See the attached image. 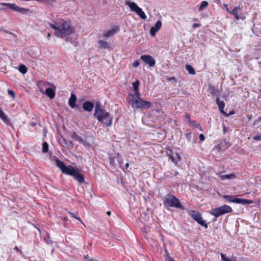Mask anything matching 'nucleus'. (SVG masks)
I'll use <instances>...</instances> for the list:
<instances>
[{"mask_svg":"<svg viewBox=\"0 0 261 261\" xmlns=\"http://www.w3.org/2000/svg\"><path fill=\"white\" fill-rule=\"evenodd\" d=\"M98 44H99V47L101 48H103V49L108 48L109 46V44L107 41H103L102 40H100L98 41Z\"/></svg>","mask_w":261,"mask_h":261,"instance_id":"4be33fe9","label":"nucleus"},{"mask_svg":"<svg viewBox=\"0 0 261 261\" xmlns=\"http://www.w3.org/2000/svg\"><path fill=\"white\" fill-rule=\"evenodd\" d=\"M14 250H16L18 252H19L20 253H22L21 251L16 246L14 247Z\"/></svg>","mask_w":261,"mask_h":261,"instance_id":"c03bdc74","label":"nucleus"},{"mask_svg":"<svg viewBox=\"0 0 261 261\" xmlns=\"http://www.w3.org/2000/svg\"><path fill=\"white\" fill-rule=\"evenodd\" d=\"M45 241L47 243V244H50L51 243V240H45Z\"/></svg>","mask_w":261,"mask_h":261,"instance_id":"8fccbe9b","label":"nucleus"},{"mask_svg":"<svg viewBox=\"0 0 261 261\" xmlns=\"http://www.w3.org/2000/svg\"><path fill=\"white\" fill-rule=\"evenodd\" d=\"M76 95L73 94V93H71V96L69 98V101H68V104H69V106L71 108H74L75 107H79L78 105H75V102L76 101Z\"/></svg>","mask_w":261,"mask_h":261,"instance_id":"2eb2a0df","label":"nucleus"},{"mask_svg":"<svg viewBox=\"0 0 261 261\" xmlns=\"http://www.w3.org/2000/svg\"><path fill=\"white\" fill-rule=\"evenodd\" d=\"M0 118L6 123H9V120L7 118L6 115L0 110Z\"/></svg>","mask_w":261,"mask_h":261,"instance_id":"b1692460","label":"nucleus"},{"mask_svg":"<svg viewBox=\"0 0 261 261\" xmlns=\"http://www.w3.org/2000/svg\"><path fill=\"white\" fill-rule=\"evenodd\" d=\"M185 118L188 120L189 123L192 122V120L190 119V117L189 115L186 114L185 116Z\"/></svg>","mask_w":261,"mask_h":261,"instance_id":"a19ab883","label":"nucleus"},{"mask_svg":"<svg viewBox=\"0 0 261 261\" xmlns=\"http://www.w3.org/2000/svg\"><path fill=\"white\" fill-rule=\"evenodd\" d=\"M127 100L132 107L136 109H148L151 106V102L141 98L140 94L133 95L130 94L128 96Z\"/></svg>","mask_w":261,"mask_h":261,"instance_id":"7ed1b4c3","label":"nucleus"},{"mask_svg":"<svg viewBox=\"0 0 261 261\" xmlns=\"http://www.w3.org/2000/svg\"><path fill=\"white\" fill-rule=\"evenodd\" d=\"M48 151V145L46 142H43L42 144V151L43 153H46Z\"/></svg>","mask_w":261,"mask_h":261,"instance_id":"cd10ccee","label":"nucleus"},{"mask_svg":"<svg viewBox=\"0 0 261 261\" xmlns=\"http://www.w3.org/2000/svg\"><path fill=\"white\" fill-rule=\"evenodd\" d=\"M178 174V172H175L173 175L174 176H176V175H177Z\"/></svg>","mask_w":261,"mask_h":261,"instance_id":"864d4df0","label":"nucleus"},{"mask_svg":"<svg viewBox=\"0 0 261 261\" xmlns=\"http://www.w3.org/2000/svg\"><path fill=\"white\" fill-rule=\"evenodd\" d=\"M190 215L195 221L201 226H204L205 228H207V224L202 219V217L199 213L194 211H191Z\"/></svg>","mask_w":261,"mask_h":261,"instance_id":"6e6552de","label":"nucleus"},{"mask_svg":"<svg viewBox=\"0 0 261 261\" xmlns=\"http://www.w3.org/2000/svg\"><path fill=\"white\" fill-rule=\"evenodd\" d=\"M167 154L171 162L175 165L181 160V156L178 153H173L172 151L169 150V152H167Z\"/></svg>","mask_w":261,"mask_h":261,"instance_id":"9d476101","label":"nucleus"},{"mask_svg":"<svg viewBox=\"0 0 261 261\" xmlns=\"http://www.w3.org/2000/svg\"><path fill=\"white\" fill-rule=\"evenodd\" d=\"M114 159H111L110 160V164H113V161H114Z\"/></svg>","mask_w":261,"mask_h":261,"instance_id":"3c124183","label":"nucleus"},{"mask_svg":"<svg viewBox=\"0 0 261 261\" xmlns=\"http://www.w3.org/2000/svg\"><path fill=\"white\" fill-rule=\"evenodd\" d=\"M164 204L167 209L169 207H174L181 210L185 209L184 207L180 203L179 199L176 198L175 196L171 194H168L165 197Z\"/></svg>","mask_w":261,"mask_h":261,"instance_id":"20e7f679","label":"nucleus"},{"mask_svg":"<svg viewBox=\"0 0 261 261\" xmlns=\"http://www.w3.org/2000/svg\"><path fill=\"white\" fill-rule=\"evenodd\" d=\"M211 93L213 95H215L216 96H219V92L216 90L214 87H212L211 88Z\"/></svg>","mask_w":261,"mask_h":261,"instance_id":"473e14b6","label":"nucleus"},{"mask_svg":"<svg viewBox=\"0 0 261 261\" xmlns=\"http://www.w3.org/2000/svg\"><path fill=\"white\" fill-rule=\"evenodd\" d=\"M216 102L217 105L219 107V109L220 111L225 116H228V114L223 111L224 108L225 107V103L223 101L220 100V99L217 97L216 99Z\"/></svg>","mask_w":261,"mask_h":261,"instance_id":"ddd939ff","label":"nucleus"},{"mask_svg":"<svg viewBox=\"0 0 261 261\" xmlns=\"http://www.w3.org/2000/svg\"><path fill=\"white\" fill-rule=\"evenodd\" d=\"M94 115L99 122L103 123L106 126H111L112 118L110 117L108 112L101 108V105L99 102L96 103Z\"/></svg>","mask_w":261,"mask_h":261,"instance_id":"f03ea898","label":"nucleus"},{"mask_svg":"<svg viewBox=\"0 0 261 261\" xmlns=\"http://www.w3.org/2000/svg\"><path fill=\"white\" fill-rule=\"evenodd\" d=\"M223 198L231 202H234L236 200V198L233 196L230 195H224Z\"/></svg>","mask_w":261,"mask_h":261,"instance_id":"a878e982","label":"nucleus"},{"mask_svg":"<svg viewBox=\"0 0 261 261\" xmlns=\"http://www.w3.org/2000/svg\"><path fill=\"white\" fill-rule=\"evenodd\" d=\"M107 214L108 215L110 216L111 215V213L110 211H108V212H107Z\"/></svg>","mask_w":261,"mask_h":261,"instance_id":"6e6d98bb","label":"nucleus"},{"mask_svg":"<svg viewBox=\"0 0 261 261\" xmlns=\"http://www.w3.org/2000/svg\"><path fill=\"white\" fill-rule=\"evenodd\" d=\"M71 138L75 141H78L81 143L83 142L82 138L79 136L75 132H72L70 134Z\"/></svg>","mask_w":261,"mask_h":261,"instance_id":"6ab92c4d","label":"nucleus"},{"mask_svg":"<svg viewBox=\"0 0 261 261\" xmlns=\"http://www.w3.org/2000/svg\"><path fill=\"white\" fill-rule=\"evenodd\" d=\"M48 24L50 28L55 30V35L58 37L63 38L74 32V29L70 24L64 20H62L56 24L50 23H48Z\"/></svg>","mask_w":261,"mask_h":261,"instance_id":"f257e3e1","label":"nucleus"},{"mask_svg":"<svg viewBox=\"0 0 261 261\" xmlns=\"http://www.w3.org/2000/svg\"><path fill=\"white\" fill-rule=\"evenodd\" d=\"M208 3L206 1H203L201 3V5L199 7V10L200 11L202 10L203 9L206 8L208 6Z\"/></svg>","mask_w":261,"mask_h":261,"instance_id":"c756f323","label":"nucleus"},{"mask_svg":"<svg viewBox=\"0 0 261 261\" xmlns=\"http://www.w3.org/2000/svg\"><path fill=\"white\" fill-rule=\"evenodd\" d=\"M236 177L234 174L222 175L221 176V179L222 180L224 179H232Z\"/></svg>","mask_w":261,"mask_h":261,"instance_id":"5701e85b","label":"nucleus"},{"mask_svg":"<svg viewBox=\"0 0 261 261\" xmlns=\"http://www.w3.org/2000/svg\"><path fill=\"white\" fill-rule=\"evenodd\" d=\"M191 124H192L193 126H195L196 127L198 128L200 130L201 129V126L200 124V123H196V122L194 121H192V122H190Z\"/></svg>","mask_w":261,"mask_h":261,"instance_id":"e433bc0d","label":"nucleus"},{"mask_svg":"<svg viewBox=\"0 0 261 261\" xmlns=\"http://www.w3.org/2000/svg\"><path fill=\"white\" fill-rule=\"evenodd\" d=\"M50 37V33H48V34H47V38H48V39H49Z\"/></svg>","mask_w":261,"mask_h":261,"instance_id":"5fc2aeb1","label":"nucleus"},{"mask_svg":"<svg viewBox=\"0 0 261 261\" xmlns=\"http://www.w3.org/2000/svg\"><path fill=\"white\" fill-rule=\"evenodd\" d=\"M199 26H200V24L199 23H194L193 24V28L199 27Z\"/></svg>","mask_w":261,"mask_h":261,"instance_id":"a18cd8bd","label":"nucleus"},{"mask_svg":"<svg viewBox=\"0 0 261 261\" xmlns=\"http://www.w3.org/2000/svg\"><path fill=\"white\" fill-rule=\"evenodd\" d=\"M224 7H225V8H226V11H227L228 13H229V12H230V11H229V9H228V5H226V4H225V5H224Z\"/></svg>","mask_w":261,"mask_h":261,"instance_id":"de8ad7c7","label":"nucleus"},{"mask_svg":"<svg viewBox=\"0 0 261 261\" xmlns=\"http://www.w3.org/2000/svg\"><path fill=\"white\" fill-rule=\"evenodd\" d=\"M69 144H70V147L71 148H73L74 146L73 143L72 142V141H69Z\"/></svg>","mask_w":261,"mask_h":261,"instance_id":"49530a36","label":"nucleus"},{"mask_svg":"<svg viewBox=\"0 0 261 261\" xmlns=\"http://www.w3.org/2000/svg\"><path fill=\"white\" fill-rule=\"evenodd\" d=\"M68 213L71 216V217L72 218L76 219L77 220H79L82 223H83V222H82L81 219H80V218L77 217L76 216V214L72 213H71L70 212H68Z\"/></svg>","mask_w":261,"mask_h":261,"instance_id":"c9c22d12","label":"nucleus"},{"mask_svg":"<svg viewBox=\"0 0 261 261\" xmlns=\"http://www.w3.org/2000/svg\"><path fill=\"white\" fill-rule=\"evenodd\" d=\"M252 202H253V201L251 200L238 198H236V200L234 201V203L241 204L242 205L251 204V203H252Z\"/></svg>","mask_w":261,"mask_h":261,"instance_id":"dca6fc26","label":"nucleus"},{"mask_svg":"<svg viewBox=\"0 0 261 261\" xmlns=\"http://www.w3.org/2000/svg\"><path fill=\"white\" fill-rule=\"evenodd\" d=\"M8 94L11 96L13 98H15V93L13 91L11 90H8Z\"/></svg>","mask_w":261,"mask_h":261,"instance_id":"58836bf2","label":"nucleus"},{"mask_svg":"<svg viewBox=\"0 0 261 261\" xmlns=\"http://www.w3.org/2000/svg\"><path fill=\"white\" fill-rule=\"evenodd\" d=\"M221 256L222 261H235L234 259H229L228 258H227L225 256V255L223 253H222L221 254Z\"/></svg>","mask_w":261,"mask_h":261,"instance_id":"f704fd0d","label":"nucleus"},{"mask_svg":"<svg viewBox=\"0 0 261 261\" xmlns=\"http://www.w3.org/2000/svg\"><path fill=\"white\" fill-rule=\"evenodd\" d=\"M45 94L50 98H54L55 96V91L50 88H48L45 90Z\"/></svg>","mask_w":261,"mask_h":261,"instance_id":"a211bd4d","label":"nucleus"},{"mask_svg":"<svg viewBox=\"0 0 261 261\" xmlns=\"http://www.w3.org/2000/svg\"><path fill=\"white\" fill-rule=\"evenodd\" d=\"M139 83H140V82L138 80H137L136 82H134L133 83V89L135 91L134 95H136V94L139 95V94H140L139 92V89H138Z\"/></svg>","mask_w":261,"mask_h":261,"instance_id":"412c9836","label":"nucleus"},{"mask_svg":"<svg viewBox=\"0 0 261 261\" xmlns=\"http://www.w3.org/2000/svg\"><path fill=\"white\" fill-rule=\"evenodd\" d=\"M164 256L165 258V261H175L172 257L169 256V253L168 252L167 250H165Z\"/></svg>","mask_w":261,"mask_h":261,"instance_id":"c85d7f7f","label":"nucleus"},{"mask_svg":"<svg viewBox=\"0 0 261 261\" xmlns=\"http://www.w3.org/2000/svg\"><path fill=\"white\" fill-rule=\"evenodd\" d=\"M159 30H157L154 27H152L151 28L150 30V34L152 36H155L156 32H158Z\"/></svg>","mask_w":261,"mask_h":261,"instance_id":"2f4dec72","label":"nucleus"},{"mask_svg":"<svg viewBox=\"0 0 261 261\" xmlns=\"http://www.w3.org/2000/svg\"><path fill=\"white\" fill-rule=\"evenodd\" d=\"M240 9V7H235L233 10L231 11H230L229 13L231 14L232 15H233V16L234 17V18L237 19V20H239V15L238 14V10Z\"/></svg>","mask_w":261,"mask_h":261,"instance_id":"aec40b11","label":"nucleus"},{"mask_svg":"<svg viewBox=\"0 0 261 261\" xmlns=\"http://www.w3.org/2000/svg\"><path fill=\"white\" fill-rule=\"evenodd\" d=\"M3 5L7 6L10 9L13 10L14 11L18 12L21 13H24L25 12H28L29 11V9L19 7L15 4L3 3Z\"/></svg>","mask_w":261,"mask_h":261,"instance_id":"1a4fd4ad","label":"nucleus"},{"mask_svg":"<svg viewBox=\"0 0 261 261\" xmlns=\"http://www.w3.org/2000/svg\"><path fill=\"white\" fill-rule=\"evenodd\" d=\"M27 70H28V69L25 65L21 64L19 66V71L21 73L25 74V73H27Z\"/></svg>","mask_w":261,"mask_h":261,"instance_id":"bb28decb","label":"nucleus"},{"mask_svg":"<svg viewBox=\"0 0 261 261\" xmlns=\"http://www.w3.org/2000/svg\"><path fill=\"white\" fill-rule=\"evenodd\" d=\"M56 164L57 166L60 168L63 173L70 176L74 175L76 170L77 169V168L72 166H67L63 162L59 159L56 160Z\"/></svg>","mask_w":261,"mask_h":261,"instance_id":"39448f33","label":"nucleus"},{"mask_svg":"<svg viewBox=\"0 0 261 261\" xmlns=\"http://www.w3.org/2000/svg\"><path fill=\"white\" fill-rule=\"evenodd\" d=\"M169 80L170 81H173L174 82H176V79L174 77H172L170 78Z\"/></svg>","mask_w":261,"mask_h":261,"instance_id":"09e8293b","label":"nucleus"},{"mask_svg":"<svg viewBox=\"0 0 261 261\" xmlns=\"http://www.w3.org/2000/svg\"><path fill=\"white\" fill-rule=\"evenodd\" d=\"M199 139L200 141H203L205 139V137L203 134L199 135Z\"/></svg>","mask_w":261,"mask_h":261,"instance_id":"79ce46f5","label":"nucleus"},{"mask_svg":"<svg viewBox=\"0 0 261 261\" xmlns=\"http://www.w3.org/2000/svg\"><path fill=\"white\" fill-rule=\"evenodd\" d=\"M72 176L80 184H84L85 182L84 175L80 173V170L78 168L76 170V172H75L74 175H72Z\"/></svg>","mask_w":261,"mask_h":261,"instance_id":"f8f14e48","label":"nucleus"},{"mask_svg":"<svg viewBox=\"0 0 261 261\" xmlns=\"http://www.w3.org/2000/svg\"><path fill=\"white\" fill-rule=\"evenodd\" d=\"M232 210L230 206L227 205H224L220 207L212 209L210 214L218 218L223 215L232 212Z\"/></svg>","mask_w":261,"mask_h":261,"instance_id":"423d86ee","label":"nucleus"},{"mask_svg":"<svg viewBox=\"0 0 261 261\" xmlns=\"http://www.w3.org/2000/svg\"><path fill=\"white\" fill-rule=\"evenodd\" d=\"M215 148L218 150V151H220L221 148V146L220 145H218L217 146H216Z\"/></svg>","mask_w":261,"mask_h":261,"instance_id":"37998d69","label":"nucleus"},{"mask_svg":"<svg viewBox=\"0 0 261 261\" xmlns=\"http://www.w3.org/2000/svg\"><path fill=\"white\" fill-rule=\"evenodd\" d=\"M129 167V164L128 163L125 164V168H127Z\"/></svg>","mask_w":261,"mask_h":261,"instance_id":"603ef678","label":"nucleus"},{"mask_svg":"<svg viewBox=\"0 0 261 261\" xmlns=\"http://www.w3.org/2000/svg\"><path fill=\"white\" fill-rule=\"evenodd\" d=\"M141 59L150 67H153L155 65V60L150 55H142L141 56Z\"/></svg>","mask_w":261,"mask_h":261,"instance_id":"9b49d317","label":"nucleus"},{"mask_svg":"<svg viewBox=\"0 0 261 261\" xmlns=\"http://www.w3.org/2000/svg\"><path fill=\"white\" fill-rule=\"evenodd\" d=\"M154 27L157 30H160L162 27V22L160 20H158L155 24Z\"/></svg>","mask_w":261,"mask_h":261,"instance_id":"72a5a7b5","label":"nucleus"},{"mask_svg":"<svg viewBox=\"0 0 261 261\" xmlns=\"http://www.w3.org/2000/svg\"><path fill=\"white\" fill-rule=\"evenodd\" d=\"M186 69L188 71L189 74L194 75L195 74V71L193 67L190 65H186Z\"/></svg>","mask_w":261,"mask_h":261,"instance_id":"393cba45","label":"nucleus"},{"mask_svg":"<svg viewBox=\"0 0 261 261\" xmlns=\"http://www.w3.org/2000/svg\"><path fill=\"white\" fill-rule=\"evenodd\" d=\"M93 108V103L89 101H86L83 104V108L85 111L91 112Z\"/></svg>","mask_w":261,"mask_h":261,"instance_id":"4468645a","label":"nucleus"},{"mask_svg":"<svg viewBox=\"0 0 261 261\" xmlns=\"http://www.w3.org/2000/svg\"><path fill=\"white\" fill-rule=\"evenodd\" d=\"M125 4L128 6L131 11L135 12L142 19H146L147 17L142 9L135 2H131L129 0L125 1Z\"/></svg>","mask_w":261,"mask_h":261,"instance_id":"0eeeda50","label":"nucleus"},{"mask_svg":"<svg viewBox=\"0 0 261 261\" xmlns=\"http://www.w3.org/2000/svg\"><path fill=\"white\" fill-rule=\"evenodd\" d=\"M140 65V62L138 60H136L133 64L134 67H137Z\"/></svg>","mask_w":261,"mask_h":261,"instance_id":"ea45409f","label":"nucleus"},{"mask_svg":"<svg viewBox=\"0 0 261 261\" xmlns=\"http://www.w3.org/2000/svg\"><path fill=\"white\" fill-rule=\"evenodd\" d=\"M159 30H157L154 27H152L151 28L150 30V34L152 36H155L156 32H158Z\"/></svg>","mask_w":261,"mask_h":261,"instance_id":"7c9ffc66","label":"nucleus"},{"mask_svg":"<svg viewBox=\"0 0 261 261\" xmlns=\"http://www.w3.org/2000/svg\"><path fill=\"white\" fill-rule=\"evenodd\" d=\"M118 31V28L113 29L109 30L103 34V37L105 38H109L111 36H113L116 32Z\"/></svg>","mask_w":261,"mask_h":261,"instance_id":"f3484780","label":"nucleus"},{"mask_svg":"<svg viewBox=\"0 0 261 261\" xmlns=\"http://www.w3.org/2000/svg\"><path fill=\"white\" fill-rule=\"evenodd\" d=\"M253 139L254 140H256V141L261 140V134H259V135H256V136H254L253 137Z\"/></svg>","mask_w":261,"mask_h":261,"instance_id":"4c0bfd02","label":"nucleus"}]
</instances>
